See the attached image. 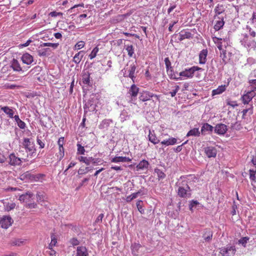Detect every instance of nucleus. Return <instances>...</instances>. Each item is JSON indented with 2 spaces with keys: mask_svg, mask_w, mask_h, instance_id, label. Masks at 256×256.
<instances>
[{
  "mask_svg": "<svg viewBox=\"0 0 256 256\" xmlns=\"http://www.w3.org/2000/svg\"><path fill=\"white\" fill-rule=\"evenodd\" d=\"M187 176H181L176 183V186L178 188V194L180 198H190L191 197L192 190L188 186Z\"/></svg>",
  "mask_w": 256,
  "mask_h": 256,
  "instance_id": "nucleus-1",
  "label": "nucleus"
},
{
  "mask_svg": "<svg viewBox=\"0 0 256 256\" xmlns=\"http://www.w3.org/2000/svg\"><path fill=\"white\" fill-rule=\"evenodd\" d=\"M19 200L25 203V206L29 208H36V204L34 202V194L33 193L28 192L20 196Z\"/></svg>",
  "mask_w": 256,
  "mask_h": 256,
  "instance_id": "nucleus-2",
  "label": "nucleus"
},
{
  "mask_svg": "<svg viewBox=\"0 0 256 256\" xmlns=\"http://www.w3.org/2000/svg\"><path fill=\"white\" fill-rule=\"evenodd\" d=\"M22 146L25 149L26 152L28 153L26 157H28V156H32L33 154L36 152L35 144L34 142L29 138H24L23 139Z\"/></svg>",
  "mask_w": 256,
  "mask_h": 256,
  "instance_id": "nucleus-3",
  "label": "nucleus"
},
{
  "mask_svg": "<svg viewBox=\"0 0 256 256\" xmlns=\"http://www.w3.org/2000/svg\"><path fill=\"white\" fill-rule=\"evenodd\" d=\"M202 70H203L201 68H200L198 66H194L190 68L185 69V70L180 72L179 76L187 78H192L194 75V73L196 72Z\"/></svg>",
  "mask_w": 256,
  "mask_h": 256,
  "instance_id": "nucleus-4",
  "label": "nucleus"
},
{
  "mask_svg": "<svg viewBox=\"0 0 256 256\" xmlns=\"http://www.w3.org/2000/svg\"><path fill=\"white\" fill-rule=\"evenodd\" d=\"M140 88L136 84H132L127 94L130 98V101H134L136 100Z\"/></svg>",
  "mask_w": 256,
  "mask_h": 256,
  "instance_id": "nucleus-5",
  "label": "nucleus"
},
{
  "mask_svg": "<svg viewBox=\"0 0 256 256\" xmlns=\"http://www.w3.org/2000/svg\"><path fill=\"white\" fill-rule=\"evenodd\" d=\"M236 252L234 246H228L220 249V254L222 256H234Z\"/></svg>",
  "mask_w": 256,
  "mask_h": 256,
  "instance_id": "nucleus-6",
  "label": "nucleus"
},
{
  "mask_svg": "<svg viewBox=\"0 0 256 256\" xmlns=\"http://www.w3.org/2000/svg\"><path fill=\"white\" fill-rule=\"evenodd\" d=\"M14 220L10 216H3L0 220V224L1 227L7 229L13 223Z\"/></svg>",
  "mask_w": 256,
  "mask_h": 256,
  "instance_id": "nucleus-7",
  "label": "nucleus"
},
{
  "mask_svg": "<svg viewBox=\"0 0 256 256\" xmlns=\"http://www.w3.org/2000/svg\"><path fill=\"white\" fill-rule=\"evenodd\" d=\"M204 154L208 158H214L216 157L218 150L216 148L212 146H208L204 148Z\"/></svg>",
  "mask_w": 256,
  "mask_h": 256,
  "instance_id": "nucleus-8",
  "label": "nucleus"
},
{
  "mask_svg": "<svg viewBox=\"0 0 256 256\" xmlns=\"http://www.w3.org/2000/svg\"><path fill=\"white\" fill-rule=\"evenodd\" d=\"M155 96L158 97L156 95L154 94L148 92V91H142L140 93V95L139 96L140 100L142 102H146L150 99V98Z\"/></svg>",
  "mask_w": 256,
  "mask_h": 256,
  "instance_id": "nucleus-9",
  "label": "nucleus"
},
{
  "mask_svg": "<svg viewBox=\"0 0 256 256\" xmlns=\"http://www.w3.org/2000/svg\"><path fill=\"white\" fill-rule=\"evenodd\" d=\"M255 96L256 92H254V90L247 92L246 94H244L242 98L243 103L244 104H248Z\"/></svg>",
  "mask_w": 256,
  "mask_h": 256,
  "instance_id": "nucleus-10",
  "label": "nucleus"
},
{
  "mask_svg": "<svg viewBox=\"0 0 256 256\" xmlns=\"http://www.w3.org/2000/svg\"><path fill=\"white\" fill-rule=\"evenodd\" d=\"M22 162L20 158L17 157L14 154H11L9 156V164L11 166H20Z\"/></svg>",
  "mask_w": 256,
  "mask_h": 256,
  "instance_id": "nucleus-11",
  "label": "nucleus"
},
{
  "mask_svg": "<svg viewBox=\"0 0 256 256\" xmlns=\"http://www.w3.org/2000/svg\"><path fill=\"white\" fill-rule=\"evenodd\" d=\"M214 128V132L220 135L224 134L228 130L226 126L222 124H217Z\"/></svg>",
  "mask_w": 256,
  "mask_h": 256,
  "instance_id": "nucleus-12",
  "label": "nucleus"
},
{
  "mask_svg": "<svg viewBox=\"0 0 256 256\" xmlns=\"http://www.w3.org/2000/svg\"><path fill=\"white\" fill-rule=\"evenodd\" d=\"M193 38V34L188 30H182L179 32V40L182 41L184 39H190Z\"/></svg>",
  "mask_w": 256,
  "mask_h": 256,
  "instance_id": "nucleus-13",
  "label": "nucleus"
},
{
  "mask_svg": "<svg viewBox=\"0 0 256 256\" xmlns=\"http://www.w3.org/2000/svg\"><path fill=\"white\" fill-rule=\"evenodd\" d=\"M84 109V112H94L98 110L96 109V104L92 101H88L86 103Z\"/></svg>",
  "mask_w": 256,
  "mask_h": 256,
  "instance_id": "nucleus-14",
  "label": "nucleus"
},
{
  "mask_svg": "<svg viewBox=\"0 0 256 256\" xmlns=\"http://www.w3.org/2000/svg\"><path fill=\"white\" fill-rule=\"evenodd\" d=\"M21 60L24 64L29 65L34 62V58L32 55L26 52L22 54Z\"/></svg>",
  "mask_w": 256,
  "mask_h": 256,
  "instance_id": "nucleus-15",
  "label": "nucleus"
},
{
  "mask_svg": "<svg viewBox=\"0 0 256 256\" xmlns=\"http://www.w3.org/2000/svg\"><path fill=\"white\" fill-rule=\"evenodd\" d=\"M141 248H142V246L139 243L134 242L132 244L131 250L133 256H138Z\"/></svg>",
  "mask_w": 256,
  "mask_h": 256,
  "instance_id": "nucleus-16",
  "label": "nucleus"
},
{
  "mask_svg": "<svg viewBox=\"0 0 256 256\" xmlns=\"http://www.w3.org/2000/svg\"><path fill=\"white\" fill-rule=\"evenodd\" d=\"M150 164L146 160H142L136 166V170H144L148 168Z\"/></svg>",
  "mask_w": 256,
  "mask_h": 256,
  "instance_id": "nucleus-17",
  "label": "nucleus"
},
{
  "mask_svg": "<svg viewBox=\"0 0 256 256\" xmlns=\"http://www.w3.org/2000/svg\"><path fill=\"white\" fill-rule=\"evenodd\" d=\"M214 129V127L208 123L204 124L201 128L200 132L203 135H205L207 134H209L210 132H212Z\"/></svg>",
  "mask_w": 256,
  "mask_h": 256,
  "instance_id": "nucleus-18",
  "label": "nucleus"
},
{
  "mask_svg": "<svg viewBox=\"0 0 256 256\" xmlns=\"http://www.w3.org/2000/svg\"><path fill=\"white\" fill-rule=\"evenodd\" d=\"M90 74L88 71H83L82 73V82L84 84L87 86L90 85Z\"/></svg>",
  "mask_w": 256,
  "mask_h": 256,
  "instance_id": "nucleus-19",
  "label": "nucleus"
},
{
  "mask_svg": "<svg viewBox=\"0 0 256 256\" xmlns=\"http://www.w3.org/2000/svg\"><path fill=\"white\" fill-rule=\"evenodd\" d=\"M76 256H88L86 248L84 246H78Z\"/></svg>",
  "mask_w": 256,
  "mask_h": 256,
  "instance_id": "nucleus-20",
  "label": "nucleus"
},
{
  "mask_svg": "<svg viewBox=\"0 0 256 256\" xmlns=\"http://www.w3.org/2000/svg\"><path fill=\"white\" fill-rule=\"evenodd\" d=\"M207 49L202 50L199 54V63L204 64L206 62V56L208 55Z\"/></svg>",
  "mask_w": 256,
  "mask_h": 256,
  "instance_id": "nucleus-21",
  "label": "nucleus"
},
{
  "mask_svg": "<svg viewBox=\"0 0 256 256\" xmlns=\"http://www.w3.org/2000/svg\"><path fill=\"white\" fill-rule=\"evenodd\" d=\"M136 64L134 62H132L130 66V68L128 70V76L130 78L133 82H134V79L136 78L134 76L135 71L136 70Z\"/></svg>",
  "mask_w": 256,
  "mask_h": 256,
  "instance_id": "nucleus-22",
  "label": "nucleus"
},
{
  "mask_svg": "<svg viewBox=\"0 0 256 256\" xmlns=\"http://www.w3.org/2000/svg\"><path fill=\"white\" fill-rule=\"evenodd\" d=\"M132 159L126 156H116L111 160L112 162H130Z\"/></svg>",
  "mask_w": 256,
  "mask_h": 256,
  "instance_id": "nucleus-23",
  "label": "nucleus"
},
{
  "mask_svg": "<svg viewBox=\"0 0 256 256\" xmlns=\"http://www.w3.org/2000/svg\"><path fill=\"white\" fill-rule=\"evenodd\" d=\"M149 140L154 144H157L160 142L159 140L156 138L154 130H149L148 135Z\"/></svg>",
  "mask_w": 256,
  "mask_h": 256,
  "instance_id": "nucleus-24",
  "label": "nucleus"
},
{
  "mask_svg": "<svg viewBox=\"0 0 256 256\" xmlns=\"http://www.w3.org/2000/svg\"><path fill=\"white\" fill-rule=\"evenodd\" d=\"M84 52L83 50L80 51L76 53L73 58L72 61L76 64H78L84 56Z\"/></svg>",
  "mask_w": 256,
  "mask_h": 256,
  "instance_id": "nucleus-25",
  "label": "nucleus"
},
{
  "mask_svg": "<svg viewBox=\"0 0 256 256\" xmlns=\"http://www.w3.org/2000/svg\"><path fill=\"white\" fill-rule=\"evenodd\" d=\"M11 68L16 72L22 71V68L18 61L16 59H13L11 64Z\"/></svg>",
  "mask_w": 256,
  "mask_h": 256,
  "instance_id": "nucleus-26",
  "label": "nucleus"
},
{
  "mask_svg": "<svg viewBox=\"0 0 256 256\" xmlns=\"http://www.w3.org/2000/svg\"><path fill=\"white\" fill-rule=\"evenodd\" d=\"M226 90V85H221L218 86V87L212 90V96H214L217 94H220L224 92Z\"/></svg>",
  "mask_w": 256,
  "mask_h": 256,
  "instance_id": "nucleus-27",
  "label": "nucleus"
},
{
  "mask_svg": "<svg viewBox=\"0 0 256 256\" xmlns=\"http://www.w3.org/2000/svg\"><path fill=\"white\" fill-rule=\"evenodd\" d=\"M154 172L156 174L158 180H162L166 177V174L164 172L158 168H155L154 169Z\"/></svg>",
  "mask_w": 256,
  "mask_h": 256,
  "instance_id": "nucleus-28",
  "label": "nucleus"
},
{
  "mask_svg": "<svg viewBox=\"0 0 256 256\" xmlns=\"http://www.w3.org/2000/svg\"><path fill=\"white\" fill-rule=\"evenodd\" d=\"M212 40L214 42V43L216 45L218 50H222V41H224V39L214 36L212 37Z\"/></svg>",
  "mask_w": 256,
  "mask_h": 256,
  "instance_id": "nucleus-29",
  "label": "nucleus"
},
{
  "mask_svg": "<svg viewBox=\"0 0 256 256\" xmlns=\"http://www.w3.org/2000/svg\"><path fill=\"white\" fill-rule=\"evenodd\" d=\"M161 144L162 145L170 146L174 145L177 144V140L174 138H170L167 140H164L161 142Z\"/></svg>",
  "mask_w": 256,
  "mask_h": 256,
  "instance_id": "nucleus-30",
  "label": "nucleus"
},
{
  "mask_svg": "<svg viewBox=\"0 0 256 256\" xmlns=\"http://www.w3.org/2000/svg\"><path fill=\"white\" fill-rule=\"evenodd\" d=\"M212 237V232L210 230H206L202 236V238L206 242H209Z\"/></svg>",
  "mask_w": 256,
  "mask_h": 256,
  "instance_id": "nucleus-31",
  "label": "nucleus"
},
{
  "mask_svg": "<svg viewBox=\"0 0 256 256\" xmlns=\"http://www.w3.org/2000/svg\"><path fill=\"white\" fill-rule=\"evenodd\" d=\"M226 7L223 4H218L214 8V12L216 15H219L224 12Z\"/></svg>",
  "mask_w": 256,
  "mask_h": 256,
  "instance_id": "nucleus-32",
  "label": "nucleus"
},
{
  "mask_svg": "<svg viewBox=\"0 0 256 256\" xmlns=\"http://www.w3.org/2000/svg\"><path fill=\"white\" fill-rule=\"evenodd\" d=\"M200 132L198 128H194L190 130L186 134V136H200Z\"/></svg>",
  "mask_w": 256,
  "mask_h": 256,
  "instance_id": "nucleus-33",
  "label": "nucleus"
},
{
  "mask_svg": "<svg viewBox=\"0 0 256 256\" xmlns=\"http://www.w3.org/2000/svg\"><path fill=\"white\" fill-rule=\"evenodd\" d=\"M112 122V120L110 119L104 120L100 124L98 127L100 129L107 128L109 126L110 123Z\"/></svg>",
  "mask_w": 256,
  "mask_h": 256,
  "instance_id": "nucleus-34",
  "label": "nucleus"
},
{
  "mask_svg": "<svg viewBox=\"0 0 256 256\" xmlns=\"http://www.w3.org/2000/svg\"><path fill=\"white\" fill-rule=\"evenodd\" d=\"M45 176H46V175L44 174H34L32 181L42 182L44 180V178H45Z\"/></svg>",
  "mask_w": 256,
  "mask_h": 256,
  "instance_id": "nucleus-35",
  "label": "nucleus"
},
{
  "mask_svg": "<svg viewBox=\"0 0 256 256\" xmlns=\"http://www.w3.org/2000/svg\"><path fill=\"white\" fill-rule=\"evenodd\" d=\"M20 176H21L22 180L26 178L27 180L32 181L34 174H32L30 172L27 171V172H25L24 174H23L22 175H21Z\"/></svg>",
  "mask_w": 256,
  "mask_h": 256,
  "instance_id": "nucleus-36",
  "label": "nucleus"
},
{
  "mask_svg": "<svg viewBox=\"0 0 256 256\" xmlns=\"http://www.w3.org/2000/svg\"><path fill=\"white\" fill-rule=\"evenodd\" d=\"M224 24V22L223 18L220 20H218L214 26V29L218 31L223 27Z\"/></svg>",
  "mask_w": 256,
  "mask_h": 256,
  "instance_id": "nucleus-37",
  "label": "nucleus"
},
{
  "mask_svg": "<svg viewBox=\"0 0 256 256\" xmlns=\"http://www.w3.org/2000/svg\"><path fill=\"white\" fill-rule=\"evenodd\" d=\"M250 178L252 182V185L253 186V184L255 183L256 182V170H250Z\"/></svg>",
  "mask_w": 256,
  "mask_h": 256,
  "instance_id": "nucleus-38",
  "label": "nucleus"
},
{
  "mask_svg": "<svg viewBox=\"0 0 256 256\" xmlns=\"http://www.w3.org/2000/svg\"><path fill=\"white\" fill-rule=\"evenodd\" d=\"M99 51V48L98 46H96L91 52L90 54L88 56V58L90 60H92L96 57L98 52Z\"/></svg>",
  "mask_w": 256,
  "mask_h": 256,
  "instance_id": "nucleus-39",
  "label": "nucleus"
},
{
  "mask_svg": "<svg viewBox=\"0 0 256 256\" xmlns=\"http://www.w3.org/2000/svg\"><path fill=\"white\" fill-rule=\"evenodd\" d=\"M142 203L143 202L142 200H138L137 201L136 204L137 208L141 214H144V208Z\"/></svg>",
  "mask_w": 256,
  "mask_h": 256,
  "instance_id": "nucleus-40",
  "label": "nucleus"
},
{
  "mask_svg": "<svg viewBox=\"0 0 256 256\" xmlns=\"http://www.w3.org/2000/svg\"><path fill=\"white\" fill-rule=\"evenodd\" d=\"M4 209L7 211H10L13 210L16 206V204L14 202H5L4 203Z\"/></svg>",
  "mask_w": 256,
  "mask_h": 256,
  "instance_id": "nucleus-41",
  "label": "nucleus"
},
{
  "mask_svg": "<svg viewBox=\"0 0 256 256\" xmlns=\"http://www.w3.org/2000/svg\"><path fill=\"white\" fill-rule=\"evenodd\" d=\"M77 154H84L85 149L84 146H82L81 144H80L79 142L77 143Z\"/></svg>",
  "mask_w": 256,
  "mask_h": 256,
  "instance_id": "nucleus-42",
  "label": "nucleus"
},
{
  "mask_svg": "<svg viewBox=\"0 0 256 256\" xmlns=\"http://www.w3.org/2000/svg\"><path fill=\"white\" fill-rule=\"evenodd\" d=\"M59 44L58 43H50V42H44L40 44L41 46H50L52 48L54 49L56 48Z\"/></svg>",
  "mask_w": 256,
  "mask_h": 256,
  "instance_id": "nucleus-43",
  "label": "nucleus"
},
{
  "mask_svg": "<svg viewBox=\"0 0 256 256\" xmlns=\"http://www.w3.org/2000/svg\"><path fill=\"white\" fill-rule=\"evenodd\" d=\"M250 238L248 236L242 238L238 241V244H242L244 247H246V244L248 243Z\"/></svg>",
  "mask_w": 256,
  "mask_h": 256,
  "instance_id": "nucleus-44",
  "label": "nucleus"
},
{
  "mask_svg": "<svg viewBox=\"0 0 256 256\" xmlns=\"http://www.w3.org/2000/svg\"><path fill=\"white\" fill-rule=\"evenodd\" d=\"M64 148H59V152L57 154L56 156L58 160L60 161L64 158Z\"/></svg>",
  "mask_w": 256,
  "mask_h": 256,
  "instance_id": "nucleus-45",
  "label": "nucleus"
},
{
  "mask_svg": "<svg viewBox=\"0 0 256 256\" xmlns=\"http://www.w3.org/2000/svg\"><path fill=\"white\" fill-rule=\"evenodd\" d=\"M93 169H94L93 167H86L84 169L80 168L78 170V174H85L89 172H90Z\"/></svg>",
  "mask_w": 256,
  "mask_h": 256,
  "instance_id": "nucleus-46",
  "label": "nucleus"
},
{
  "mask_svg": "<svg viewBox=\"0 0 256 256\" xmlns=\"http://www.w3.org/2000/svg\"><path fill=\"white\" fill-rule=\"evenodd\" d=\"M126 50L130 57H132L134 54V48L132 45L127 46Z\"/></svg>",
  "mask_w": 256,
  "mask_h": 256,
  "instance_id": "nucleus-47",
  "label": "nucleus"
},
{
  "mask_svg": "<svg viewBox=\"0 0 256 256\" xmlns=\"http://www.w3.org/2000/svg\"><path fill=\"white\" fill-rule=\"evenodd\" d=\"M91 159V164H94V166H98L100 164H102V162L103 161V160L100 158H94L93 157H92Z\"/></svg>",
  "mask_w": 256,
  "mask_h": 256,
  "instance_id": "nucleus-48",
  "label": "nucleus"
},
{
  "mask_svg": "<svg viewBox=\"0 0 256 256\" xmlns=\"http://www.w3.org/2000/svg\"><path fill=\"white\" fill-rule=\"evenodd\" d=\"M164 62L166 66V72H168L169 70H172V68L171 66V62L168 58H164Z\"/></svg>",
  "mask_w": 256,
  "mask_h": 256,
  "instance_id": "nucleus-49",
  "label": "nucleus"
},
{
  "mask_svg": "<svg viewBox=\"0 0 256 256\" xmlns=\"http://www.w3.org/2000/svg\"><path fill=\"white\" fill-rule=\"evenodd\" d=\"M248 83L252 90L254 92L256 90V79L254 80H249Z\"/></svg>",
  "mask_w": 256,
  "mask_h": 256,
  "instance_id": "nucleus-50",
  "label": "nucleus"
},
{
  "mask_svg": "<svg viewBox=\"0 0 256 256\" xmlns=\"http://www.w3.org/2000/svg\"><path fill=\"white\" fill-rule=\"evenodd\" d=\"M24 242L20 239H14L11 240L10 244L12 246H20Z\"/></svg>",
  "mask_w": 256,
  "mask_h": 256,
  "instance_id": "nucleus-51",
  "label": "nucleus"
},
{
  "mask_svg": "<svg viewBox=\"0 0 256 256\" xmlns=\"http://www.w3.org/2000/svg\"><path fill=\"white\" fill-rule=\"evenodd\" d=\"M85 45V42L84 41L78 42L74 46V48L76 50H80L84 48Z\"/></svg>",
  "mask_w": 256,
  "mask_h": 256,
  "instance_id": "nucleus-52",
  "label": "nucleus"
},
{
  "mask_svg": "<svg viewBox=\"0 0 256 256\" xmlns=\"http://www.w3.org/2000/svg\"><path fill=\"white\" fill-rule=\"evenodd\" d=\"M36 198L38 202H43L44 198V194L42 192H38L36 194Z\"/></svg>",
  "mask_w": 256,
  "mask_h": 256,
  "instance_id": "nucleus-53",
  "label": "nucleus"
},
{
  "mask_svg": "<svg viewBox=\"0 0 256 256\" xmlns=\"http://www.w3.org/2000/svg\"><path fill=\"white\" fill-rule=\"evenodd\" d=\"M198 204H199V202L197 200H192L191 201H190V204L188 206L190 210L191 211H192L193 208Z\"/></svg>",
  "mask_w": 256,
  "mask_h": 256,
  "instance_id": "nucleus-54",
  "label": "nucleus"
},
{
  "mask_svg": "<svg viewBox=\"0 0 256 256\" xmlns=\"http://www.w3.org/2000/svg\"><path fill=\"white\" fill-rule=\"evenodd\" d=\"M167 73L171 79H174V80L180 79V77L177 78L175 74L174 73L172 70H169L168 72H167Z\"/></svg>",
  "mask_w": 256,
  "mask_h": 256,
  "instance_id": "nucleus-55",
  "label": "nucleus"
},
{
  "mask_svg": "<svg viewBox=\"0 0 256 256\" xmlns=\"http://www.w3.org/2000/svg\"><path fill=\"white\" fill-rule=\"evenodd\" d=\"M49 48H44L38 51V54L40 56H46L47 54V52H50Z\"/></svg>",
  "mask_w": 256,
  "mask_h": 256,
  "instance_id": "nucleus-56",
  "label": "nucleus"
},
{
  "mask_svg": "<svg viewBox=\"0 0 256 256\" xmlns=\"http://www.w3.org/2000/svg\"><path fill=\"white\" fill-rule=\"evenodd\" d=\"M50 238L51 242L50 244H51V245H54L55 246L56 245V244L57 243V238L56 236L54 234L52 233L50 234Z\"/></svg>",
  "mask_w": 256,
  "mask_h": 256,
  "instance_id": "nucleus-57",
  "label": "nucleus"
},
{
  "mask_svg": "<svg viewBox=\"0 0 256 256\" xmlns=\"http://www.w3.org/2000/svg\"><path fill=\"white\" fill-rule=\"evenodd\" d=\"M180 88L178 86L176 85L174 86V88L170 92V96L172 97H174L178 92Z\"/></svg>",
  "mask_w": 256,
  "mask_h": 256,
  "instance_id": "nucleus-58",
  "label": "nucleus"
},
{
  "mask_svg": "<svg viewBox=\"0 0 256 256\" xmlns=\"http://www.w3.org/2000/svg\"><path fill=\"white\" fill-rule=\"evenodd\" d=\"M70 242L72 246H78L80 244L79 240L76 238H71L70 240Z\"/></svg>",
  "mask_w": 256,
  "mask_h": 256,
  "instance_id": "nucleus-59",
  "label": "nucleus"
},
{
  "mask_svg": "<svg viewBox=\"0 0 256 256\" xmlns=\"http://www.w3.org/2000/svg\"><path fill=\"white\" fill-rule=\"evenodd\" d=\"M104 216V214H100L99 216L96 218L95 220V224L101 223L102 222V218Z\"/></svg>",
  "mask_w": 256,
  "mask_h": 256,
  "instance_id": "nucleus-60",
  "label": "nucleus"
},
{
  "mask_svg": "<svg viewBox=\"0 0 256 256\" xmlns=\"http://www.w3.org/2000/svg\"><path fill=\"white\" fill-rule=\"evenodd\" d=\"M36 142L40 146V148H42L44 147L45 144L39 138V136L37 137Z\"/></svg>",
  "mask_w": 256,
  "mask_h": 256,
  "instance_id": "nucleus-61",
  "label": "nucleus"
},
{
  "mask_svg": "<svg viewBox=\"0 0 256 256\" xmlns=\"http://www.w3.org/2000/svg\"><path fill=\"white\" fill-rule=\"evenodd\" d=\"M62 13L60 12H56V11L50 12L49 14V16L52 17H56L57 16H62Z\"/></svg>",
  "mask_w": 256,
  "mask_h": 256,
  "instance_id": "nucleus-62",
  "label": "nucleus"
},
{
  "mask_svg": "<svg viewBox=\"0 0 256 256\" xmlns=\"http://www.w3.org/2000/svg\"><path fill=\"white\" fill-rule=\"evenodd\" d=\"M126 113H121L120 114V118L122 122H124L126 120L127 118H129V116L126 114Z\"/></svg>",
  "mask_w": 256,
  "mask_h": 256,
  "instance_id": "nucleus-63",
  "label": "nucleus"
},
{
  "mask_svg": "<svg viewBox=\"0 0 256 256\" xmlns=\"http://www.w3.org/2000/svg\"><path fill=\"white\" fill-rule=\"evenodd\" d=\"M58 145L59 148H64L63 145L64 144V138L61 137L60 138L58 142Z\"/></svg>",
  "mask_w": 256,
  "mask_h": 256,
  "instance_id": "nucleus-64",
  "label": "nucleus"
}]
</instances>
